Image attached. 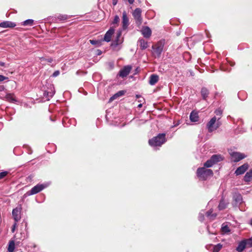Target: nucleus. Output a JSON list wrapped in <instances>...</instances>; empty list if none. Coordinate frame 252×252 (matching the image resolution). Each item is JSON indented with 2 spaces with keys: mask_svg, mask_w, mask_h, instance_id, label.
Wrapping results in <instances>:
<instances>
[{
  "mask_svg": "<svg viewBox=\"0 0 252 252\" xmlns=\"http://www.w3.org/2000/svg\"><path fill=\"white\" fill-rule=\"evenodd\" d=\"M216 116H214L207 124V128L209 132L217 129L221 125L220 120L222 115L221 110L218 109L215 111Z\"/></svg>",
  "mask_w": 252,
  "mask_h": 252,
  "instance_id": "f257e3e1",
  "label": "nucleus"
},
{
  "mask_svg": "<svg viewBox=\"0 0 252 252\" xmlns=\"http://www.w3.org/2000/svg\"><path fill=\"white\" fill-rule=\"evenodd\" d=\"M166 142L165 134L159 133L157 136L149 140L150 145L152 147L161 146Z\"/></svg>",
  "mask_w": 252,
  "mask_h": 252,
  "instance_id": "f03ea898",
  "label": "nucleus"
},
{
  "mask_svg": "<svg viewBox=\"0 0 252 252\" xmlns=\"http://www.w3.org/2000/svg\"><path fill=\"white\" fill-rule=\"evenodd\" d=\"M206 168L205 167H199L197 169V176L201 180H206L209 177L212 176L213 175V172L211 169Z\"/></svg>",
  "mask_w": 252,
  "mask_h": 252,
  "instance_id": "7ed1b4c3",
  "label": "nucleus"
},
{
  "mask_svg": "<svg viewBox=\"0 0 252 252\" xmlns=\"http://www.w3.org/2000/svg\"><path fill=\"white\" fill-rule=\"evenodd\" d=\"M222 160V157L219 155H213L210 159L206 161L204 164V167L209 168Z\"/></svg>",
  "mask_w": 252,
  "mask_h": 252,
  "instance_id": "20e7f679",
  "label": "nucleus"
},
{
  "mask_svg": "<svg viewBox=\"0 0 252 252\" xmlns=\"http://www.w3.org/2000/svg\"><path fill=\"white\" fill-rule=\"evenodd\" d=\"M48 185L46 184H37L36 186H34L30 190L27 191L25 194L24 196H30L33 194H36L43 189L47 187Z\"/></svg>",
  "mask_w": 252,
  "mask_h": 252,
  "instance_id": "39448f33",
  "label": "nucleus"
},
{
  "mask_svg": "<svg viewBox=\"0 0 252 252\" xmlns=\"http://www.w3.org/2000/svg\"><path fill=\"white\" fill-rule=\"evenodd\" d=\"M164 43L163 41H159L157 44L152 46L153 54L156 57H159L163 50Z\"/></svg>",
  "mask_w": 252,
  "mask_h": 252,
  "instance_id": "423d86ee",
  "label": "nucleus"
},
{
  "mask_svg": "<svg viewBox=\"0 0 252 252\" xmlns=\"http://www.w3.org/2000/svg\"><path fill=\"white\" fill-rule=\"evenodd\" d=\"M132 69V66L130 65L124 66L121 69L117 75V78L121 77L124 78L126 77L130 72Z\"/></svg>",
  "mask_w": 252,
  "mask_h": 252,
  "instance_id": "0eeeda50",
  "label": "nucleus"
},
{
  "mask_svg": "<svg viewBox=\"0 0 252 252\" xmlns=\"http://www.w3.org/2000/svg\"><path fill=\"white\" fill-rule=\"evenodd\" d=\"M141 9L139 8H136L132 13V16L135 20L136 25L140 26L142 23V18L141 17Z\"/></svg>",
  "mask_w": 252,
  "mask_h": 252,
  "instance_id": "6e6552de",
  "label": "nucleus"
},
{
  "mask_svg": "<svg viewBox=\"0 0 252 252\" xmlns=\"http://www.w3.org/2000/svg\"><path fill=\"white\" fill-rule=\"evenodd\" d=\"M232 161L236 162L246 158V156L242 153L233 152L230 153Z\"/></svg>",
  "mask_w": 252,
  "mask_h": 252,
  "instance_id": "1a4fd4ad",
  "label": "nucleus"
},
{
  "mask_svg": "<svg viewBox=\"0 0 252 252\" xmlns=\"http://www.w3.org/2000/svg\"><path fill=\"white\" fill-rule=\"evenodd\" d=\"M249 168V164L247 163H244L236 170L235 174L239 175L244 173Z\"/></svg>",
  "mask_w": 252,
  "mask_h": 252,
  "instance_id": "9d476101",
  "label": "nucleus"
},
{
  "mask_svg": "<svg viewBox=\"0 0 252 252\" xmlns=\"http://www.w3.org/2000/svg\"><path fill=\"white\" fill-rule=\"evenodd\" d=\"M233 199L235 202L234 206H237L243 202V198L241 194L235 193L233 194Z\"/></svg>",
  "mask_w": 252,
  "mask_h": 252,
  "instance_id": "9b49d317",
  "label": "nucleus"
},
{
  "mask_svg": "<svg viewBox=\"0 0 252 252\" xmlns=\"http://www.w3.org/2000/svg\"><path fill=\"white\" fill-rule=\"evenodd\" d=\"M129 25V20L127 16V13L126 11H124L123 12V16H122V27L124 30H126L127 29L128 26Z\"/></svg>",
  "mask_w": 252,
  "mask_h": 252,
  "instance_id": "f8f14e48",
  "label": "nucleus"
},
{
  "mask_svg": "<svg viewBox=\"0 0 252 252\" xmlns=\"http://www.w3.org/2000/svg\"><path fill=\"white\" fill-rule=\"evenodd\" d=\"M143 36L145 38H149L152 34V31L149 27H143L141 31Z\"/></svg>",
  "mask_w": 252,
  "mask_h": 252,
  "instance_id": "ddd939ff",
  "label": "nucleus"
},
{
  "mask_svg": "<svg viewBox=\"0 0 252 252\" xmlns=\"http://www.w3.org/2000/svg\"><path fill=\"white\" fill-rule=\"evenodd\" d=\"M21 211L19 208H16L12 211V216L15 222H18L21 219Z\"/></svg>",
  "mask_w": 252,
  "mask_h": 252,
  "instance_id": "4468645a",
  "label": "nucleus"
},
{
  "mask_svg": "<svg viewBox=\"0 0 252 252\" xmlns=\"http://www.w3.org/2000/svg\"><path fill=\"white\" fill-rule=\"evenodd\" d=\"M55 94L54 88L53 86L50 87V91H45L43 93L44 96L46 97L48 100L52 97Z\"/></svg>",
  "mask_w": 252,
  "mask_h": 252,
  "instance_id": "2eb2a0df",
  "label": "nucleus"
},
{
  "mask_svg": "<svg viewBox=\"0 0 252 252\" xmlns=\"http://www.w3.org/2000/svg\"><path fill=\"white\" fill-rule=\"evenodd\" d=\"M114 32V29L110 28L105 34L104 40L106 42H109L111 40V36Z\"/></svg>",
  "mask_w": 252,
  "mask_h": 252,
  "instance_id": "dca6fc26",
  "label": "nucleus"
},
{
  "mask_svg": "<svg viewBox=\"0 0 252 252\" xmlns=\"http://www.w3.org/2000/svg\"><path fill=\"white\" fill-rule=\"evenodd\" d=\"M245 248H248L247 247V243L245 240H244L241 241L239 244L238 247L236 248V250L238 252H242Z\"/></svg>",
  "mask_w": 252,
  "mask_h": 252,
  "instance_id": "f3484780",
  "label": "nucleus"
},
{
  "mask_svg": "<svg viewBox=\"0 0 252 252\" xmlns=\"http://www.w3.org/2000/svg\"><path fill=\"white\" fill-rule=\"evenodd\" d=\"M159 77L157 74H152L149 78V84L151 85H155L158 81Z\"/></svg>",
  "mask_w": 252,
  "mask_h": 252,
  "instance_id": "a211bd4d",
  "label": "nucleus"
},
{
  "mask_svg": "<svg viewBox=\"0 0 252 252\" xmlns=\"http://www.w3.org/2000/svg\"><path fill=\"white\" fill-rule=\"evenodd\" d=\"M16 26L15 24L10 21H4L0 23V27L13 28Z\"/></svg>",
  "mask_w": 252,
  "mask_h": 252,
  "instance_id": "6ab92c4d",
  "label": "nucleus"
},
{
  "mask_svg": "<svg viewBox=\"0 0 252 252\" xmlns=\"http://www.w3.org/2000/svg\"><path fill=\"white\" fill-rule=\"evenodd\" d=\"M190 120L192 122H197L199 120L198 114L197 112L192 111L189 115Z\"/></svg>",
  "mask_w": 252,
  "mask_h": 252,
  "instance_id": "aec40b11",
  "label": "nucleus"
},
{
  "mask_svg": "<svg viewBox=\"0 0 252 252\" xmlns=\"http://www.w3.org/2000/svg\"><path fill=\"white\" fill-rule=\"evenodd\" d=\"M138 42V44L139 45L140 48L142 50H144V49H146L147 48H148V42L147 41H146L143 39H139Z\"/></svg>",
  "mask_w": 252,
  "mask_h": 252,
  "instance_id": "412c9836",
  "label": "nucleus"
},
{
  "mask_svg": "<svg viewBox=\"0 0 252 252\" xmlns=\"http://www.w3.org/2000/svg\"><path fill=\"white\" fill-rule=\"evenodd\" d=\"M209 94V91L206 88L203 87L201 89V96L204 100L206 99Z\"/></svg>",
  "mask_w": 252,
  "mask_h": 252,
  "instance_id": "4be33fe9",
  "label": "nucleus"
},
{
  "mask_svg": "<svg viewBox=\"0 0 252 252\" xmlns=\"http://www.w3.org/2000/svg\"><path fill=\"white\" fill-rule=\"evenodd\" d=\"M244 180L246 182H249L252 181V170L247 172L244 177Z\"/></svg>",
  "mask_w": 252,
  "mask_h": 252,
  "instance_id": "5701e85b",
  "label": "nucleus"
},
{
  "mask_svg": "<svg viewBox=\"0 0 252 252\" xmlns=\"http://www.w3.org/2000/svg\"><path fill=\"white\" fill-rule=\"evenodd\" d=\"M5 98L6 100L10 102H13L14 103L17 101L16 99H15V97L14 94H8L6 95Z\"/></svg>",
  "mask_w": 252,
  "mask_h": 252,
  "instance_id": "b1692460",
  "label": "nucleus"
},
{
  "mask_svg": "<svg viewBox=\"0 0 252 252\" xmlns=\"http://www.w3.org/2000/svg\"><path fill=\"white\" fill-rule=\"evenodd\" d=\"M125 93V91H120L115 94L113 96L110 98V100H114L120 96L123 95Z\"/></svg>",
  "mask_w": 252,
  "mask_h": 252,
  "instance_id": "393cba45",
  "label": "nucleus"
},
{
  "mask_svg": "<svg viewBox=\"0 0 252 252\" xmlns=\"http://www.w3.org/2000/svg\"><path fill=\"white\" fill-rule=\"evenodd\" d=\"M15 249V242L13 240H11L9 242L8 251V252H13Z\"/></svg>",
  "mask_w": 252,
  "mask_h": 252,
  "instance_id": "a878e982",
  "label": "nucleus"
},
{
  "mask_svg": "<svg viewBox=\"0 0 252 252\" xmlns=\"http://www.w3.org/2000/svg\"><path fill=\"white\" fill-rule=\"evenodd\" d=\"M213 210L212 209H210L208 211H207L206 213V216L209 218L210 220H214L217 215L216 214H212Z\"/></svg>",
  "mask_w": 252,
  "mask_h": 252,
  "instance_id": "bb28decb",
  "label": "nucleus"
},
{
  "mask_svg": "<svg viewBox=\"0 0 252 252\" xmlns=\"http://www.w3.org/2000/svg\"><path fill=\"white\" fill-rule=\"evenodd\" d=\"M121 32H119L117 33L116 39L112 43V46H117L120 43V42H119V38L121 36Z\"/></svg>",
  "mask_w": 252,
  "mask_h": 252,
  "instance_id": "cd10ccee",
  "label": "nucleus"
},
{
  "mask_svg": "<svg viewBox=\"0 0 252 252\" xmlns=\"http://www.w3.org/2000/svg\"><path fill=\"white\" fill-rule=\"evenodd\" d=\"M226 205L227 204L225 203L224 201L221 199L218 206L219 209L220 210H223L226 207Z\"/></svg>",
  "mask_w": 252,
  "mask_h": 252,
  "instance_id": "c85d7f7f",
  "label": "nucleus"
},
{
  "mask_svg": "<svg viewBox=\"0 0 252 252\" xmlns=\"http://www.w3.org/2000/svg\"><path fill=\"white\" fill-rule=\"evenodd\" d=\"M33 20L32 19H28L23 22L22 25L23 26H32L33 24Z\"/></svg>",
  "mask_w": 252,
  "mask_h": 252,
  "instance_id": "c756f323",
  "label": "nucleus"
},
{
  "mask_svg": "<svg viewBox=\"0 0 252 252\" xmlns=\"http://www.w3.org/2000/svg\"><path fill=\"white\" fill-rule=\"evenodd\" d=\"M229 227L227 225H224V223L222 225L221 231L224 233H227L230 232Z\"/></svg>",
  "mask_w": 252,
  "mask_h": 252,
  "instance_id": "7c9ffc66",
  "label": "nucleus"
},
{
  "mask_svg": "<svg viewBox=\"0 0 252 252\" xmlns=\"http://www.w3.org/2000/svg\"><path fill=\"white\" fill-rule=\"evenodd\" d=\"M222 247V246L220 244H218L217 245H215L214 247L213 252H219V251H220Z\"/></svg>",
  "mask_w": 252,
  "mask_h": 252,
  "instance_id": "2f4dec72",
  "label": "nucleus"
},
{
  "mask_svg": "<svg viewBox=\"0 0 252 252\" xmlns=\"http://www.w3.org/2000/svg\"><path fill=\"white\" fill-rule=\"evenodd\" d=\"M69 17V16H67V15H59L58 16L57 18L60 20L64 21L67 19Z\"/></svg>",
  "mask_w": 252,
  "mask_h": 252,
  "instance_id": "473e14b6",
  "label": "nucleus"
},
{
  "mask_svg": "<svg viewBox=\"0 0 252 252\" xmlns=\"http://www.w3.org/2000/svg\"><path fill=\"white\" fill-rule=\"evenodd\" d=\"M247 247L248 248H252V237L249 239H245Z\"/></svg>",
  "mask_w": 252,
  "mask_h": 252,
  "instance_id": "72a5a7b5",
  "label": "nucleus"
},
{
  "mask_svg": "<svg viewBox=\"0 0 252 252\" xmlns=\"http://www.w3.org/2000/svg\"><path fill=\"white\" fill-rule=\"evenodd\" d=\"M90 42L92 45H96L97 46L100 45V42L98 40H90Z\"/></svg>",
  "mask_w": 252,
  "mask_h": 252,
  "instance_id": "f704fd0d",
  "label": "nucleus"
},
{
  "mask_svg": "<svg viewBox=\"0 0 252 252\" xmlns=\"http://www.w3.org/2000/svg\"><path fill=\"white\" fill-rule=\"evenodd\" d=\"M7 174H8L7 171H2V172L0 171V179L4 178L5 176H6L7 175Z\"/></svg>",
  "mask_w": 252,
  "mask_h": 252,
  "instance_id": "c9c22d12",
  "label": "nucleus"
},
{
  "mask_svg": "<svg viewBox=\"0 0 252 252\" xmlns=\"http://www.w3.org/2000/svg\"><path fill=\"white\" fill-rule=\"evenodd\" d=\"M120 19L118 15H116L114 17V19L113 21V24H117L119 22Z\"/></svg>",
  "mask_w": 252,
  "mask_h": 252,
  "instance_id": "e433bc0d",
  "label": "nucleus"
},
{
  "mask_svg": "<svg viewBox=\"0 0 252 252\" xmlns=\"http://www.w3.org/2000/svg\"><path fill=\"white\" fill-rule=\"evenodd\" d=\"M198 219L200 221H202L204 219V215L203 213H200L198 215Z\"/></svg>",
  "mask_w": 252,
  "mask_h": 252,
  "instance_id": "4c0bfd02",
  "label": "nucleus"
},
{
  "mask_svg": "<svg viewBox=\"0 0 252 252\" xmlns=\"http://www.w3.org/2000/svg\"><path fill=\"white\" fill-rule=\"evenodd\" d=\"M8 78L5 76H4L2 75H0V82H2L5 80H8Z\"/></svg>",
  "mask_w": 252,
  "mask_h": 252,
  "instance_id": "58836bf2",
  "label": "nucleus"
},
{
  "mask_svg": "<svg viewBox=\"0 0 252 252\" xmlns=\"http://www.w3.org/2000/svg\"><path fill=\"white\" fill-rule=\"evenodd\" d=\"M60 71L59 70H56L52 74V76L53 77H56L57 76H58L59 74H60Z\"/></svg>",
  "mask_w": 252,
  "mask_h": 252,
  "instance_id": "ea45409f",
  "label": "nucleus"
},
{
  "mask_svg": "<svg viewBox=\"0 0 252 252\" xmlns=\"http://www.w3.org/2000/svg\"><path fill=\"white\" fill-rule=\"evenodd\" d=\"M16 222H15V223L14 224V225H13V227L12 228V232H14V230H15V226H16Z\"/></svg>",
  "mask_w": 252,
  "mask_h": 252,
  "instance_id": "a19ab883",
  "label": "nucleus"
},
{
  "mask_svg": "<svg viewBox=\"0 0 252 252\" xmlns=\"http://www.w3.org/2000/svg\"><path fill=\"white\" fill-rule=\"evenodd\" d=\"M46 61H47L49 63H52L53 61V59L51 58H48L46 60Z\"/></svg>",
  "mask_w": 252,
  "mask_h": 252,
  "instance_id": "79ce46f5",
  "label": "nucleus"
},
{
  "mask_svg": "<svg viewBox=\"0 0 252 252\" xmlns=\"http://www.w3.org/2000/svg\"><path fill=\"white\" fill-rule=\"evenodd\" d=\"M117 1H118L117 0H113V4L114 5H116L117 3Z\"/></svg>",
  "mask_w": 252,
  "mask_h": 252,
  "instance_id": "37998d69",
  "label": "nucleus"
},
{
  "mask_svg": "<svg viewBox=\"0 0 252 252\" xmlns=\"http://www.w3.org/2000/svg\"><path fill=\"white\" fill-rule=\"evenodd\" d=\"M41 62L46 61V59L44 58V57H40L39 58Z\"/></svg>",
  "mask_w": 252,
  "mask_h": 252,
  "instance_id": "c03bdc74",
  "label": "nucleus"
},
{
  "mask_svg": "<svg viewBox=\"0 0 252 252\" xmlns=\"http://www.w3.org/2000/svg\"><path fill=\"white\" fill-rule=\"evenodd\" d=\"M134 1V0H128V1L130 4H132Z\"/></svg>",
  "mask_w": 252,
  "mask_h": 252,
  "instance_id": "a18cd8bd",
  "label": "nucleus"
},
{
  "mask_svg": "<svg viewBox=\"0 0 252 252\" xmlns=\"http://www.w3.org/2000/svg\"><path fill=\"white\" fill-rule=\"evenodd\" d=\"M101 54V51L100 50H97V55H100Z\"/></svg>",
  "mask_w": 252,
  "mask_h": 252,
  "instance_id": "49530a36",
  "label": "nucleus"
},
{
  "mask_svg": "<svg viewBox=\"0 0 252 252\" xmlns=\"http://www.w3.org/2000/svg\"><path fill=\"white\" fill-rule=\"evenodd\" d=\"M3 90V87L2 86H0V91H2Z\"/></svg>",
  "mask_w": 252,
  "mask_h": 252,
  "instance_id": "de8ad7c7",
  "label": "nucleus"
},
{
  "mask_svg": "<svg viewBox=\"0 0 252 252\" xmlns=\"http://www.w3.org/2000/svg\"><path fill=\"white\" fill-rule=\"evenodd\" d=\"M179 124H180V123H179V122H178V123H176V124H175L173 126H178V125H179Z\"/></svg>",
  "mask_w": 252,
  "mask_h": 252,
  "instance_id": "09e8293b",
  "label": "nucleus"
},
{
  "mask_svg": "<svg viewBox=\"0 0 252 252\" xmlns=\"http://www.w3.org/2000/svg\"><path fill=\"white\" fill-rule=\"evenodd\" d=\"M250 224L252 226V219L250 220Z\"/></svg>",
  "mask_w": 252,
  "mask_h": 252,
  "instance_id": "8fccbe9b",
  "label": "nucleus"
},
{
  "mask_svg": "<svg viewBox=\"0 0 252 252\" xmlns=\"http://www.w3.org/2000/svg\"><path fill=\"white\" fill-rule=\"evenodd\" d=\"M142 104L141 103H140V104H138V107H139V108H140V107H142Z\"/></svg>",
  "mask_w": 252,
  "mask_h": 252,
  "instance_id": "3c124183",
  "label": "nucleus"
},
{
  "mask_svg": "<svg viewBox=\"0 0 252 252\" xmlns=\"http://www.w3.org/2000/svg\"><path fill=\"white\" fill-rule=\"evenodd\" d=\"M4 63H1V62H0V65H1V66H3L4 65Z\"/></svg>",
  "mask_w": 252,
  "mask_h": 252,
  "instance_id": "603ef678",
  "label": "nucleus"
}]
</instances>
